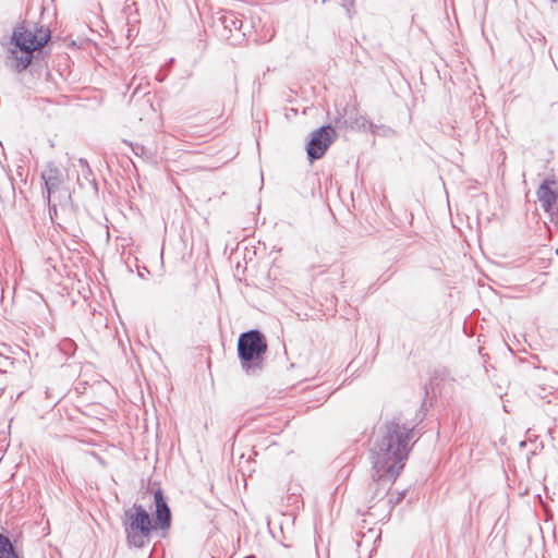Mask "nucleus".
I'll return each instance as SVG.
<instances>
[{"instance_id": "nucleus-1", "label": "nucleus", "mask_w": 558, "mask_h": 558, "mask_svg": "<svg viewBox=\"0 0 558 558\" xmlns=\"http://www.w3.org/2000/svg\"><path fill=\"white\" fill-rule=\"evenodd\" d=\"M413 436L414 428L397 418L385 422L375 433L369 454L373 464L369 509L375 500L385 510L392 509V496L388 492L404 466Z\"/></svg>"}, {"instance_id": "nucleus-2", "label": "nucleus", "mask_w": 558, "mask_h": 558, "mask_svg": "<svg viewBox=\"0 0 558 558\" xmlns=\"http://www.w3.org/2000/svg\"><path fill=\"white\" fill-rule=\"evenodd\" d=\"M12 39L21 52V56L15 54V68L22 71L31 64L33 52L43 48L50 39V32L35 25H21L14 29Z\"/></svg>"}, {"instance_id": "nucleus-3", "label": "nucleus", "mask_w": 558, "mask_h": 558, "mask_svg": "<svg viewBox=\"0 0 558 558\" xmlns=\"http://www.w3.org/2000/svg\"><path fill=\"white\" fill-rule=\"evenodd\" d=\"M266 351L267 341L259 330L253 329L240 335L238 354L241 365L247 374H254L262 368Z\"/></svg>"}, {"instance_id": "nucleus-4", "label": "nucleus", "mask_w": 558, "mask_h": 558, "mask_svg": "<svg viewBox=\"0 0 558 558\" xmlns=\"http://www.w3.org/2000/svg\"><path fill=\"white\" fill-rule=\"evenodd\" d=\"M123 526L130 545L142 548L149 543L154 526L143 506L134 504L132 508L124 510Z\"/></svg>"}, {"instance_id": "nucleus-5", "label": "nucleus", "mask_w": 558, "mask_h": 558, "mask_svg": "<svg viewBox=\"0 0 558 558\" xmlns=\"http://www.w3.org/2000/svg\"><path fill=\"white\" fill-rule=\"evenodd\" d=\"M336 138V131L330 125H324L314 131L306 147V153L310 161L320 159L328 147Z\"/></svg>"}, {"instance_id": "nucleus-6", "label": "nucleus", "mask_w": 558, "mask_h": 558, "mask_svg": "<svg viewBox=\"0 0 558 558\" xmlns=\"http://www.w3.org/2000/svg\"><path fill=\"white\" fill-rule=\"evenodd\" d=\"M41 180L45 186L46 198L50 203L51 194L61 185L63 178L61 171L52 162H49L41 172Z\"/></svg>"}, {"instance_id": "nucleus-7", "label": "nucleus", "mask_w": 558, "mask_h": 558, "mask_svg": "<svg viewBox=\"0 0 558 558\" xmlns=\"http://www.w3.org/2000/svg\"><path fill=\"white\" fill-rule=\"evenodd\" d=\"M156 505V525L161 530L168 529L171 523V512L160 489L154 494Z\"/></svg>"}, {"instance_id": "nucleus-8", "label": "nucleus", "mask_w": 558, "mask_h": 558, "mask_svg": "<svg viewBox=\"0 0 558 558\" xmlns=\"http://www.w3.org/2000/svg\"><path fill=\"white\" fill-rule=\"evenodd\" d=\"M548 183L545 180L537 190V197L546 210H549L557 201V194L550 189Z\"/></svg>"}, {"instance_id": "nucleus-9", "label": "nucleus", "mask_w": 558, "mask_h": 558, "mask_svg": "<svg viewBox=\"0 0 558 558\" xmlns=\"http://www.w3.org/2000/svg\"><path fill=\"white\" fill-rule=\"evenodd\" d=\"M220 22L225 28L232 31H239L242 27V20L233 11L223 13L220 17Z\"/></svg>"}, {"instance_id": "nucleus-10", "label": "nucleus", "mask_w": 558, "mask_h": 558, "mask_svg": "<svg viewBox=\"0 0 558 558\" xmlns=\"http://www.w3.org/2000/svg\"><path fill=\"white\" fill-rule=\"evenodd\" d=\"M0 558H17L10 539L0 534Z\"/></svg>"}, {"instance_id": "nucleus-11", "label": "nucleus", "mask_w": 558, "mask_h": 558, "mask_svg": "<svg viewBox=\"0 0 558 558\" xmlns=\"http://www.w3.org/2000/svg\"><path fill=\"white\" fill-rule=\"evenodd\" d=\"M132 149H133L135 155H140V154L144 153V147L140 146V145L133 146Z\"/></svg>"}, {"instance_id": "nucleus-12", "label": "nucleus", "mask_w": 558, "mask_h": 558, "mask_svg": "<svg viewBox=\"0 0 558 558\" xmlns=\"http://www.w3.org/2000/svg\"><path fill=\"white\" fill-rule=\"evenodd\" d=\"M390 496H392V507L398 504L402 498H403V494H398V496L395 498V495L391 494Z\"/></svg>"}]
</instances>
